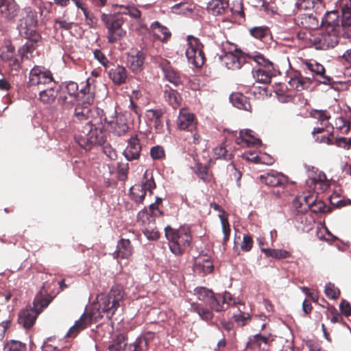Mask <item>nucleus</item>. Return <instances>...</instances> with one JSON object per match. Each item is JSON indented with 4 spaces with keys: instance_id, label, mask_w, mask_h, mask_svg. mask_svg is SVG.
<instances>
[{
    "instance_id": "obj_1",
    "label": "nucleus",
    "mask_w": 351,
    "mask_h": 351,
    "mask_svg": "<svg viewBox=\"0 0 351 351\" xmlns=\"http://www.w3.org/2000/svg\"><path fill=\"white\" fill-rule=\"evenodd\" d=\"M125 292L121 285H113L108 294H101L97 297L98 300V317L106 316L110 319L115 313L118 308L123 302L125 298ZM97 321V316L95 312L83 313L80 318L75 322L66 334L69 337H75L83 329L86 328L92 321Z\"/></svg>"
},
{
    "instance_id": "obj_2",
    "label": "nucleus",
    "mask_w": 351,
    "mask_h": 351,
    "mask_svg": "<svg viewBox=\"0 0 351 351\" xmlns=\"http://www.w3.org/2000/svg\"><path fill=\"white\" fill-rule=\"evenodd\" d=\"M342 31L332 27H322L319 31L300 32L299 39L304 40L307 47H313L316 49L326 50L335 47L339 43Z\"/></svg>"
},
{
    "instance_id": "obj_3",
    "label": "nucleus",
    "mask_w": 351,
    "mask_h": 351,
    "mask_svg": "<svg viewBox=\"0 0 351 351\" xmlns=\"http://www.w3.org/2000/svg\"><path fill=\"white\" fill-rule=\"evenodd\" d=\"M165 237L169 241V249L176 256L182 255L190 247L192 237L188 228L173 229L170 226L165 228Z\"/></svg>"
},
{
    "instance_id": "obj_4",
    "label": "nucleus",
    "mask_w": 351,
    "mask_h": 351,
    "mask_svg": "<svg viewBox=\"0 0 351 351\" xmlns=\"http://www.w3.org/2000/svg\"><path fill=\"white\" fill-rule=\"evenodd\" d=\"M246 56L249 60H252L258 64L257 69H254L252 75L256 82L263 84L270 83L274 75L273 64L259 52L254 51L247 53Z\"/></svg>"
},
{
    "instance_id": "obj_5",
    "label": "nucleus",
    "mask_w": 351,
    "mask_h": 351,
    "mask_svg": "<svg viewBox=\"0 0 351 351\" xmlns=\"http://www.w3.org/2000/svg\"><path fill=\"white\" fill-rule=\"evenodd\" d=\"M17 27L19 33L27 39L36 40L39 35L36 32L38 24L37 12L31 8H25L19 14Z\"/></svg>"
},
{
    "instance_id": "obj_6",
    "label": "nucleus",
    "mask_w": 351,
    "mask_h": 351,
    "mask_svg": "<svg viewBox=\"0 0 351 351\" xmlns=\"http://www.w3.org/2000/svg\"><path fill=\"white\" fill-rule=\"evenodd\" d=\"M101 20L108 29L107 39L109 43H114L125 36L126 32L122 28L124 19L117 11L114 14L102 13Z\"/></svg>"
},
{
    "instance_id": "obj_7",
    "label": "nucleus",
    "mask_w": 351,
    "mask_h": 351,
    "mask_svg": "<svg viewBox=\"0 0 351 351\" xmlns=\"http://www.w3.org/2000/svg\"><path fill=\"white\" fill-rule=\"evenodd\" d=\"M83 134L75 136L76 141L84 149H90L93 145H101L106 138L101 130L93 128L90 121H88L82 131Z\"/></svg>"
},
{
    "instance_id": "obj_8",
    "label": "nucleus",
    "mask_w": 351,
    "mask_h": 351,
    "mask_svg": "<svg viewBox=\"0 0 351 351\" xmlns=\"http://www.w3.org/2000/svg\"><path fill=\"white\" fill-rule=\"evenodd\" d=\"M189 47L186 49L185 54L189 64L196 68H201L206 62L204 52V45L199 38L193 36H187Z\"/></svg>"
},
{
    "instance_id": "obj_9",
    "label": "nucleus",
    "mask_w": 351,
    "mask_h": 351,
    "mask_svg": "<svg viewBox=\"0 0 351 351\" xmlns=\"http://www.w3.org/2000/svg\"><path fill=\"white\" fill-rule=\"evenodd\" d=\"M301 66L306 73H311L313 77L321 84L329 85L334 82L331 77L326 75L324 66L314 60H302Z\"/></svg>"
},
{
    "instance_id": "obj_10",
    "label": "nucleus",
    "mask_w": 351,
    "mask_h": 351,
    "mask_svg": "<svg viewBox=\"0 0 351 351\" xmlns=\"http://www.w3.org/2000/svg\"><path fill=\"white\" fill-rule=\"evenodd\" d=\"M51 72L40 66H35L29 72L28 84L31 86H40L51 84L56 85Z\"/></svg>"
},
{
    "instance_id": "obj_11",
    "label": "nucleus",
    "mask_w": 351,
    "mask_h": 351,
    "mask_svg": "<svg viewBox=\"0 0 351 351\" xmlns=\"http://www.w3.org/2000/svg\"><path fill=\"white\" fill-rule=\"evenodd\" d=\"M158 67L162 71L165 78L176 86L182 85L186 77L176 70L170 62L166 59H161L158 62Z\"/></svg>"
},
{
    "instance_id": "obj_12",
    "label": "nucleus",
    "mask_w": 351,
    "mask_h": 351,
    "mask_svg": "<svg viewBox=\"0 0 351 351\" xmlns=\"http://www.w3.org/2000/svg\"><path fill=\"white\" fill-rule=\"evenodd\" d=\"M146 53L143 50L131 49L128 53L127 65L134 73L141 72L143 69Z\"/></svg>"
},
{
    "instance_id": "obj_13",
    "label": "nucleus",
    "mask_w": 351,
    "mask_h": 351,
    "mask_svg": "<svg viewBox=\"0 0 351 351\" xmlns=\"http://www.w3.org/2000/svg\"><path fill=\"white\" fill-rule=\"evenodd\" d=\"M141 151L142 145L138 135L134 134L127 141V146L123 154L128 161H132L140 158Z\"/></svg>"
},
{
    "instance_id": "obj_14",
    "label": "nucleus",
    "mask_w": 351,
    "mask_h": 351,
    "mask_svg": "<svg viewBox=\"0 0 351 351\" xmlns=\"http://www.w3.org/2000/svg\"><path fill=\"white\" fill-rule=\"evenodd\" d=\"M259 180L261 182L269 186L272 187H282L288 184V177L275 171H271L265 174L261 175Z\"/></svg>"
},
{
    "instance_id": "obj_15",
    "label": "nucleus",
    "mask_w": 351,
    "mask_h": 351,
    "mask_svg": "<svg viewBox=\"0 0 351 351\" xmlns=\"http://www.w3.org/2000/svg\"><path fill=\"white\" fill-rule=\"evenodd\" d=\"M195 293L198 300L206 303L212 310L216 312H220L221 307L218 304L217 295H215L213 291L206 287H200L195 289Z\"/></svg>"
},
{
    "instance_id": "obj_16",
    "label": "nucleus",
    "mask_w": 351,
    "mask_h": 351,
    "mask_svg": "<svg viewBox=\"0 0 351 351\" xmlns=\"http://www.w3.org/2000/svg\"><path fill=\"white\" fill-rule=\"evenodd\" d=\"M177 126L180 130H187L193 133L197 127L195 115L186 109H181L177 119Z\"/></svg>"
},
{
    "instance_id": "obj_17",
    "label": "nucleus",
    "mask_w": 351,
    "mask_h": 351,
    "mask_svg": "<svg viewBox=\"0 0 351 351\" xmlns=\"http://www.w3.org/2000/svg\"><path fill=\"white\" fill-rule=\"evenodd\" d=\"M342 13V12L341 11ZM322 27H332V29H337L339 31H345V34L347 36H350L351 33L350 32L348 27H343L342 25V19H341V24H339V15L337 10H332L327 12L322 21Z\"/></svg>"
},
{
    "instance_id": "obj_18",
    "label": "nucleus",
    "mask_w": 351,
    "mask_h": 351,
    "mask_svg": "<svg viewBox=\"0 0 351 351\" xmlns=\"http://www.w3.org/2000/svg\"><path fill=\"white\" fill-rule=\"evenodd\" d=\"M295 23L297 25L307 29V31L315 30L319 26V19L312 12L298 14L295 19Z\"/></svg>"
},
{
    "instance_id": "obj_19",
    "label": "nucleus",
    "mask_w": 351,
    "mask_h": 351,
    "mask_svg": "<svg viewBox=\"0 0 351 351\" xmlns=\"http://www.w3.org/2000/svg\"><path fill=\"white\" fill-rule=\"evenodd\" d=\"M248 53H226L224 56H221L220 59L228 69L236 70L240 69L245 62L246 56Z\"/></svg>"
},
{
    "instance_id": "obj_20",
    "label": "nucleus",
    "mask_w": 351,
    "mask_h": 351,
    "mask_svg": "<svg viewBox=\"0 0 351 351\" xmlns=\"http://www.w3.org/2000/svg\"><path fill=\"white\" fill-rule=\"evenodd\" d=\"M79 95L78 85L76 82L70 81L66 82L62 93L58 98V102L62 105L69 104L73 102Z\"/></svg>"
},
{
    "instance_id": "obj_21",
    "label": "nucleus",
    "mask_w": 351,
    "mask_h": 351,
    "mask_svg": "<svg viewBox=\"0 0 351 351\" xmlns=\"http://www.w3.org/2000/svg\"><path fill=\"white\" fill-rule=\"evenodd\" d=\"M39 314L35 308L26 307L19 313L18 322L25 328L29 329L34 326Z\"/></svg>"
},
{
    "instance_id": "obj_22",
    "label": "nucleus",
    "mask_w": 351,
    "mask_h": 351,
    "mask_svg": "<svg viewBox=\"0 0 351 351\" xmlns=\"http://www.w3.org/2000/svg\"><path fill=\"white\" fill-rule=\"evenodd\" d=\"M53 298L51 296L47 290H46L45 285H43L36 295L33 302V308H35L38 313H40L44 308H47L48 305L51 302Z\"/></svg>"
},
{
    "instance_id": "obj_23",
    "label": "nucleus",
    "mask_w": 351,
    "mask_h": 351,
    "mask_svg": "<svg viewBox=\"0 0 351 351\" xmlns=\"http://www.w3.org/2000/svg\"><path fill=\"white\" fill-rule=\"evenodd\" d=\"M133 254V247L129 239H121L117 245V249L113 253V257L117 260L128 259Z\"/></svg>"
},
{
    "instance_id": "obj_24",
    "label": "nucleus",
    "mask_w": 351,
    "mask_h": 351,
    "mask_svg": "<svg viewBox=\"0 0 351 351\" xmlns=\"http://www.w3.org/2000/svg\"><path fill=\"white\" fill-rule=\"evenodd\" d=\"M316 142L319 143H326L328 145L335 144L339 147L349 149L351 147V138L348 139L345 137H341L335 139L333 141V132L330 131L327 135H322L321 136H317L314 137Z\"/></svg>"
},
{
    "instance_id": "obj_25",
    "label": "nucleus",
    "mask_w": 351,
    "mask_h": 351,
    "mask_svg": "<svg viewBox=\"0 0 351 351\" xmlns=\"http://www.w3.org/2000/svg\"><path fill=\"white\" fill-rule=\"evenodd\" d=\"M228 3L227 0H211L208 3L207 10L214 16L224 15L225 20L227 21Z\"/></svg>"
},
{
    "instance_id": "obj_26",
    "label": "nucleus",
    "mask_w": 351,
    "mask_h": 351,
    "mask_svg": "<svg viewBox=\"0 0 351 351\" xmlns=\"http://www.w3.org/2000/svg\"><path fill=\"white\" fill-rule=\"evenodd\" d=\"M164 114L165 111L162 109H149L145 112L147 119L154 123V127L158 133L162 132L163 129L162 117Z\"/></svg>"
},
{
    "instance_id": "obj_27",
    "label": "nucleus",
    "mask_w": 351,
    "mask_h": 351,
    "mask_svg": "<svg viewBox=\"0 0 351 351\" xmlns=\"http://www.w3.org/2000/svg\"><path fill=\"white\" fill-rule=\"evenodd\" d=\"M228 11L227 21L230 22L235 21L237 19H245V12L243 5L241 0H235L232 4L228 3Z\"/></svg>"
},
{
    "instance_id": "obj_28",
    "label": "nucleus",
    "mask_w": 351,
    "mask_h": 351,
    "mask_svg": "<svg viewBox=\"0 0 351 351\" xmlns=\"http://www.w3.org/2000/svg\"><path fill=\"white\" fill-rule=\"evenodd\" d=\"M114 10L123 16V15H128L130 18L136 21H140L141 19V10L134 4L127 5H116Z\"/></svg>"
},
{
    "instance_id": "obj_29",
    "label": "nucleus",
    "mask_w": 351,
    "mask_h": 351,
    "mask_svg": "<svg viewBox=\"0 0 351 351\" xmlns=\"http://www.w3.org/2000/svg\"><path fill=\"white\" fill-rule=\"evenodd\" d=\"M150 28L154 36L162 43H167L171 36V33L169 29L161 25L158 21L152 23Z\"/></svg>"
},
{
    "instance_id": "obj_30",
    "label": "nucleus",
    "mask_w": 351,
    "mask_h": 351,
    "mask_svg": "<svg viewBox=\"0 0 351 351\" xmlns=\"http://www.w3.org/2000/svg\"><path fill=\"white\" fill-rule=\"evenodd\" d=\"M230 100L236 108L248 112L252 111V106L249 99L242 93H234L231 94Z\"/></svg>"
},
{
    "instance_id": "obj_31",
    "label": "nucleus",
    "mask_w": 351,
    "mask_h": 351,
    "mask_svg": "<svg viewBox=\"0 0 351 351\" xmlns=\"http://www.w3.org/2000/svg\"><path fill=\"white\" fill-rule=\"evenodd\" d=\"M339 8L342 12V25L348 27L351 33V0H340Z\"/></svg>"
},
{
    "instance_id": "obj_32",
    "label": "nucleus",
    "mask_w": 351,
    "mask_h": 351,
    "mask_svg": "<svg viewBox=\"0 0 351 351\" xmlns=\"http://www.w3.org/2000/svg\"><path fill=\"white\" fill-rule=\"evenodd\" d=\"M155 338V333L151 331L146 332L136 339L134 342V351H147L149 344Z\"/></svg>"
},
{
    "instance_id": "obj_33",
    "label": "nucleus",
    "mask_w": 351,
    "mask_h": 351,
    "mask_svg": "<svg viewBox=\"0 0 351 351\" xmlns=\"http://www.w3.org/2000/svg\"><path fill=\"white\" fill-rule=\"evenodd\" d=\"M109 77L114 84L121 85L125 83L128 77V72L125 67L117 66L110 69Z\"/></svg>"
},
{
    "instance_id": "obj_34",
    "label": "nucleus",
    "mask_w": 351,
    "mask_h": 351,
    "mask_svg": "<svg viewBox=\"0 0 351 351\" xmlns=\"http://www.w3.org/2000/svg\"><path fill=\"white\" fill-rule=\"evenodd\" d=\"M251 130H241L239 133V136L237 138L236 143L240 145H245L247 147L257 145L260 143L261 141L254 138L251 134Z\"/></svg>"
},
{
    "instance_id": "obj_35",
    "label": "nucleus",
    "mask_w": 351,
    "mask_h": 351,
    "mask_svg": "<svg viewBox=\"0 0 351 351\" xmlns=\"http://www.w3.org/2000/svg\"><path fill=\"white\" fill-rule=\"evenodd\" d=\"M193 169L197 177L206 183L210 182L214 179L213 174L209 171L208 165L197 162Z\"/></svg>"
},
{
    "instance_id": "obj_36",
    "label": "nucleus",
    "mask_w": 351,
    "mask_h": 351,
    "mask_svg": "<svg viewBox=\"0 0 351 351\" xmlns=\"http://www.w3.org/2000/svg\"><path fill=\"white\" fill-rule=\"evenodd\" d=\"M163 97L173 108L176 109L180 106L182 98L177 90L167 87L164 90Z\"/></svg>"
},
{
    "instance_id": "obj_37",
    "label": "nucleus",
    "mask_w": 351,
    "mask_h": 351,
    "mask_svg": "<svg viewBox=\"0 0 351 351\" xmlns=\"http://www.w3.org/2000/svg\"><path fill=\"white\" fill-rule=\"evenodd\" d=\"M57 84L52 85L48 88L42 90L39 92V100L43 104L53 103L57 96L58 90L56 89Z\"/></svg>"
},
{
    "instance_id": "obj_38",
    "label": "nucleus",
    "mask_w": 351,
    "mask_h": 351,
    "mask_svg": "<svg viewBox=\"0 0 351 351\" xmlns=\"http://www.w3.org/2000/svg\"><path fill=\"white\" fill-rule=\"evenodd\" d=\"M310 117L317 120V122L322 125L325 127L331 126V124L329 123L331 116L326 110H312L310 112Z\"/></svg>"
},
{
    "instance_id": "obj_39",
    "label": "nucleus",
    "mask_w": 351,
    "mask_h": 351,
    "mask_svg": "<svg viewBox=\"0 0 351 351\" xmlns=\"http://www.w3.org/2000/svg\"><path fill=\"white\" fill-rule=\"evenodd\" d=\"M0 11L5 18L12 20L17 16L19 9L16 5L8 3L7 0H0Z\"/></svg>"
},
{
    "instance_id": "obj_40",
    "label": "nucleus",
    "mask_w": 351,
    "mask_h": 351,
    "mask_svg": "<svg viewBox=\"0 0 351 351\" xmlns=\"http://www.w3.org/2000/svg\"><path fill=\"white\" fill-rule=\"evenodd\" d=\"M312 199V195L296 197L293 202V206L300 214L305 213L309 210L308 200Z\"/></svg>"
},
{
    "instance_id": "obj_41",
    "label": "nucleus",
    "mask_w": 351,
    "mask_h": 351,
    "mask_svg": "<svg viewBox=\"0 0 351 351\" xmlns=\"http://www.w3.org/2000/svg\"><path fill=\"white\" fill-rule=\"evenodd\" d=\"M217 299L218 304L221 307L220 312L225 311L229 306L237 304L235 298L228 291L223 294H217Z\"/></svg>"
},
{
    "instance_id": "obj_42",
    "label": "nucleus",
    "mask_w": 351,
    "mask_h": 351,
    "mask_svg": "<svg viewBox=\"0 0 351 351\" xmlns=\"http://www.w3.org/2000/svg\"><path fill=\"white\" fill-rule=\"evenodd\" d=\"M146 192L141 185L138 184H134L130 189V198L136 204H141L143 202Z\"/></svg>"
},
{
    "instance_id": "obj_43",
    "label": "nucleus",
    "mask_w": 351,
    "mask_h": 351,
    "mask_svg": "<svg viewBox=\"0 0 351 351\" xmlns=\"http://www.w3.org/2000/svg\"><path fill=\"white\" fill-rule=\"evenodd\" d=\"M77 8L81 9L83 12L86 25L91 28H96L98 25V19L93 12L88 10L82 1L80 3V6H78Z\"/></svg>"
},
{
    "instance_id": "obj_44",
    "label": "nucleus",
    "mask_w": 351,
    "mask_h": 351,
    "mask_svg": "<svg viewBox=\"0 0 351 351\" xmlns=\"http://www.w3.org/2000/svg\"><path fill=\"white\" fill-rule=\"evenodd\" d=\"M91 114L92 112L90 108L81 103L78 104L75 108L74 115L78 120H87Z\"/></svg>"
},
{
    "instance_id": "obj_45",
    "label": "nucleus",
    "mask_w": 351,
    "mask_h": 351,
    "mask_svg": "<svg viewBox=\"0 0 351 351\" xmlns=\"http://www.w3.org/2000/svg\"><path fill=\"white\" fill-rule=\"evenodd\" d=\"M128 129L129 126L125 119L123 116L117 117L113 125L114 132L118 136H122L128 132Z\"/></svg>"
},
{
    "instance_id": "obj_46",
    "label": "nucleus",
    "mask_w": 351,
    "mask_h": 351,
    "mask_svg": "<svg viewBox=\"0 0 351 351\" xmlns=\"http://www.w3.org/2000/svg\"><path fill=\"white\" fill-rule=\"evenodd\" d=\"M269 339L268 337L263 336L261 334L255 335L251 337L246 345V348H254V346L261 347L262 343L268 344Z\"/></svg>"
},
{
    "instance_id": "obj_47",
    "label": "nucleus",
    "mask_w": 351,
    "mask_h": 351,
    "mask_svg": "<svg viewBox=\"0 0 351 351\" xmlns=\"http://www.w3.org/2000/svg\"><path fill=\"white\" fill-rule=\"evenodd\" d=\"M192 307L193 311L197 313L202 319L208 321L213 319V313L212 311L204 308L199 304H193Z\"/></svg>"
},
{
    "instance_id": "obj_48",
    "label": "nucleus",
    "mask_w": 351,
    "mask_h": 351,
    "mask_svg": "<svg viewBox=\"0 0 351 351\" xmlns=\"http://www.w3.org/2000/svg\"><path fill=\"white\" fill-rule=\"evenodd\" d=\"M219 217L221 220V226H222V232L223 234L222 243H223V245H226V243L230 239V223H229L227 217H226L224 215H219Z\"/></svg>"
},
{
    "instance_id": "obj_49",
    "label": "nucleus",
    "mask_w": 351,
    "mask_h": 351,
    "mask_svg": "<svg viewBox=\"0 0 351 351\" xmlns=\"http://www.w3.org/2000/svg\"><path fill=\"white\" fill-rule=\"evenodd\" d=\"M38 37H36V40H34L33 39H28V41L26 42L21 47L19 48L18 52L21 56V58L25 57L27 53H32L34 49H36L35 43L37 41Z\"/></svg>"
},
{
    "instance_id": "obj_50",
    "label": "nucleus",
    "mask_w": 351,
    "mask_h": 351,
    "mask_svg": "<svg viewBox=\"0 0 351 351\" xmlns=\"http://www.w3.org/2000/svg\"><path fill=\"white\" fill-rule=\"evenodd\" d=\"M290 85L297 90L300 91L306 88L309 84V79H306L302 77L291 78L289 81Z\"/></svg>"
},
{
    "instance_id": "obj_51",
    "label": "nucleus",
    "mask_w": 351,
    "mask_h": 351,
    "mask_svg": "<svg viewBox=\"0 0 351 351\" xmlns=\"http://www.w3.org/2000/svg\"><path fill=\"white\" fill-rule=\"evenodd\" d=\"M309 210L314 213H319L325 212L326 206L322 200H317L312 196V199L308 200Z\"/></svg>"
},
{
    "instance_id": "obj_52",
    "label": "nucleus",
    "mask_w": 351,
    "mask_h": 351,
    "mask_svg": "<svg viewBox=\"0 0 351 351\" xmlns=\"http://www.w3.org/2000/svg\"><path fill=\"white\" fill-rule=\"evenodd\" d=\"M196 269L201 270L204 274H210L214 269L213 263L208 258L203 259L202 262L195 263Z\"/></svg>"
},
{
    "instance_id": "obj_53",
    "label": "nucleus",
    "mask_w": 351,
    "mask_h": 351,
    "mask_svg": "<svg viewBox=\"0 0 351 351\" xmlns=\"http://www.w3.org/2000/svg\"><path fill=\"white\" fill-rule=\"evenodd\" d=\"M317 3V0H297L295 7L299 10L311 11Z\"/></svg>"
},
{
    "instance_id": "obj_54",
    "label": "nucleus",
    "mask_w": 351,
    "mask_h": 351,
    "mask_svg": "<svg viewBox=\"0 0 351 351\" xmlns=\"http://www.w3.org/2000/svg\"><path fill=\"white\" fill-rule=\"evenodd\" d=\"M90 87L88 86V81L87 82V87L84 89L82 90L81 93L83 95L82 96V102L81 104L88 106L90 108V106L93 104L95 99V95L93 93L90 92Z\"/></svg>"
},
{
    "instance_id": "obj_55",
    "label": "nucleus",
    "mask_w": 351,
    "mask_h": 351,
    "mask_svg": "<svg viewBox=\"0 0 351 351\" xmlns=\"http://www.w3.org/2000/svg\"><path fill=\"white\" fill-rule=\"evenodd\" d=\"M3 350L4 351H25L26 347L24 343L19 341L11 340L4 346Z\"/></svg>"
},
{
    "instance_id": "obj_56",
    "label": "nucleus",
    "mask_w": 351,
    "mask_h": 351,
    "mask_svg": "<svg viewBox=\"0 0 351 351\" xmlns=\"http://www.w3.org/2000/svg\"><path fill=\"white\" fill-rule=\"evenodd\" d=\"M143 186L144 191L147 193V191H149L150 193H152V190L156 188V183L154 182V178L152 176L150 178L147 177V171H145L143 181L141 184H138Z\"/></svg>"
},
{
    "instance_id": "obj_57",
    "label": "nucleus",
    "mask_w": 351,
    "mask_h": 351,
    "mask_svg": "<svg viewBox=\"0 0 351 351\" xmlns=\"http://www.w3.org/2000/svg\"><path fill=\"white\" fill-rule=\"evenodd\" d=\"M15 49L12 45H7L1 52L0 58L3 62H6L15 56Z\"/></svg>"
},
{
    "instance_id": "obj_58",
    "label": "nucleus",
    "mask_w": 351,
    "mask_h": 351,
    "mask_svg": "<svg viewBox=\"0 0 351 351\" xmlns=\"http://www.w3.org/2000/svg\"><path fill=\"white\" fill-rule=\"evenodd\" d=\"M250 34L259 40H263L267 36L268 28L264 27H255L250 29Z\"/></svg>"
},
{
    "instance_id": "obj_59",
    "label": "nucleus",
    "mask_w": 351,
    "mask_h": 351,
    "mask_svg": "<svg viewBox=\"0 0 351 351\" xmlns=\"http://www.w3.org/2000/svg\"><path fill=\"white\" fill-rule=\"evenodd\" d=\"M325 294L330 299H336L339 298L340 291L334 284L329 282L325 287Z\"/></svg>"
},
{
    "instance_id": "obj_60",
    "label": "nucleus",
    "mask_w": 351,
    "mask_h": 351,
    "mask_svg": "<svg viewBox=\"0 0 351 351\" xmlns=\"http://www.w3.org/2000/svg\"><path fill=\"white\" fill-rule=\"evenodd\" d=\"M57 25H59L58 28L60 29L70 31L72 29V27L74 25V23L68 22L64 19H62L61 18H58L54 20V29H58V27H56Z\"/></svg>"
},
{
    "instance_id": "obj_61",
    "label": "nucleus",
    "mask_w": 351,
    "mask_h": 351,
    "mask_svg": "<svg viewBox=\"0 0 351 351\" xmlns=\"http://www.w3.org/2000/svg\"><path fill=\"white\" fill-rule=\"evenodd\" d=\"M150 156L153 160H160L165 156V150L162 146H154L150 149Z\"/></svg>"
},
{
    "instance_id": "obj_62",
    "label": "nucleus",
    "mask_w": 351,
    "mask_h": 351,
    "mask_svg": "<svg viewBox=\"0 0 351 351\" xmlns=\"http://www.w3.org/2000/svg\"><path fill=\"white\" fill-rule=\"evenodd\" d=\"M233 318L235 322L240 326H244L247 322L251 319V317L248 313L241 312L237 315H234Z\"/></svg>"
},
{
    "instance_id": "obj_63",
    "label": "nucleus",
    "mask_w": 351,
    "mask_h": 351,
    "mask_svg": "<svg viewBox=\"0 0 351 351\" xmlns=\"http://www.w3.org/2000/svg\"><path fill=\"white\" fill-rule=\"evenodd\" d=\"M252 237L249 234L243 236V241L241 245V249L244 252H249L253 247Z\"/></svg>"
},
{
    "instance_id": "obj_64",
    "label": "nucleus",
    "mask_w": 351,
    "mask_h": 351,
    "mask_svg": "<svg viewBox=\"0 0 351 351\" xmlns=\"http://www.w3.org/2000/svg\"><path fill=\"white\" fill-rule=\"evenodd\" d=\"M143 234L149 240H157L160 237L159 232L156 228L149 227L143 230Z\"/></svg>"
}]
</instances>
